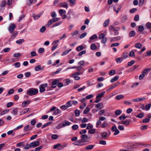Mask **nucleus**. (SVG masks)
I'll list each match as a JSON object with an SVG mask.
<instances>
[{
  "label": "nucleus",
  "instance_id": "b1692460",
  "mask_svg": "<svg viewBox=\"0 0 151 151\" xmlns=\"http://www.w3.org/2000/svg\"><path fill=\"white\" fill-rule=\"evenodd\" d=\"M24 41V39H19V40H17L16 42L17 44L19 45H21Z\"/></svg>",
  "mask_w": 151,
  "mask_h": 151
},
{
  "label": "nucleus",
  "instance_id": "7ed1b4c3",
  "mask_svg": "<svg viewBox=\"0 0 151 151\" xmlns=\"http://www.w3.org/2000/svg\"><path fill=\"white\" fill-rule=\"evenodd\" d=\"M99 38L100 39H102L101 42L102 43L105 44L107 41V38L105 37V35L104 34L100 35Z\"/></svg>",
  "mask_w": 151,
  "mask_h": 151
},
{
  "label": "nucleus",
  "instance_id": "6e6552de",
  "mask_svg": "<svg viewBox=\"0 0 151 151\" xmlns=\"http://www.w3.org/2000/svg\"><path fill=\"white\" fill-rule=\"evenodd\" d=\"M97 37V36L96 34H94L92 36L90 37L89 40L88 41V42L89 43H91L92 42V40H95Z\"/></svg>",
  "mask_w": 151,
  "mask_h": 151
},
{
  "label": "nucleus",
  "instance_id": "c03bdc74",
  "mask_svg": "<svg viewBox=\"0 0 151 151\" xmlns=\"http://www.w3.org/2000/svg\"><path fill=\"white\" fill-rule=\"evenodd\" d=\"M75 116H80V112L79 110L78 109H76L75 110Z\"/></svg>",
  "mask_w": 151,
  "mask_h": 151
},
{
  "label": "nucleus",
  "instance_id": "473e14b6",
  "mask_svg": "<svg viewBox=\"0 0 151 151\" xmlns=\"http://www.w3.org/2000/svg\"><path fill=\"white\" fill-rule=\"evenodd\" d=\"M62 23V22L61 21L58 22L56 23L55 24L53 25L52 26V27L53 28L56 26H58L60 25Z\"/></svg>",
  "mask_w": 151,
  "mask_h": 151
},
{
  "label": "nucleus",
  "instance_id": "6ab92c4d",
  "mask_svg": "<svg viewBox=\"0 0 151 151\" xmlns=\"http://www.w3.org/2000/svg\"><path fill=\"white\" fill-rule=\"evenodd\" d=\"M105 92L103 91L101 92V93L97 95L96 97V99H98L99 98H101L104 95L105 93Z\"/></svg>",
  "mask_w": 151,
  "mask_h": 151
},
{
  "label": "nucleus",
  "instance_id": "bf43d9fd",
  "mask_svg": "<svg viewBox=\"0 0 151 151\" xmlns=\"http://www.w3.org/2000/svg\"><path fill=\"white\" fill-rule=\"evenodd\" d=\"M115 71L114 70H112L110 71L109 72V74L110 76H112L115 74Z\"/></svg>",
  "mask_w": 151,
  "mask_h": 151
},
{
  "label": "nucleus",
  "instance_id": "cd10ccee",
  "mask_svg": "<svg viewBox=\"0 0 151 151\" xmlns=\"http://www.w3.org/2000/svg\"><path fill=\"white\" fill-rule=\"evenodd\" d=\"M119 77V76H117L114 77L111 80L110 82L112 83L114 82V81H117Z\"/></svg>",
  "mask_w": 151,
  "mask_h": 151
},
{
  "label": "nucleus",
  "instance_id": "1a4fd4ad",
  "mask_svg": "<svg viewBox=\"0 0 151 151\" xmlns=\"http://www.w3.org/2000/svg\"><path fill=\"white\" fill-rule=\"evenodd\" d=\"M59 82V81L57 79H55L52 82V88H55L56 87V84Z\"/></svg>",
  "mask_w": 151,
  "mask_h": 151
},
{
  "label": "nucleus",
  "instance_id": "49530a36",
  "mask_svg": "<svg viewBox=\"0 0 151 151\" xmlns=\"http://www.w3.org/2000/svg\"><path fill=\"white\" fill-rule=\"evenodd\" d=\"M61 112V111L60 109H57L55 110L53 114L55 115H56L59 114Z\"/></svg>",
  "mask_w": 151,
  "mask_h": 151
},
{
  "label": "nucleus",
  "instance_id": "c85d7f7f",
  "mask_svg": "<svg viewBox=\"0 0 151 151\" xmlns=\"http://www.w3.org/2000/svg\"><path fill=\"white\" fill-rule=\"evenodd\" d=\"M120 9L118 6H115L114 8V11L118 13L120 10Z\"/></svg>",
  "mask_w": 151,
  "mask_h": 151
},
{
  "label": "nucleus",
  "instance_id": "774afa93",
  "mask_svg": "<svg viewBox=\"0 0 151 151\" xmlns=\"http://www.w3.org/2000/svg\"><path fill=\"white\" fill-rule=\"evenodd\" d=\"M45 90L44 88L41 86H40V92H42L45 91Z\"/></svg>",
  "mask_w": 151,
  "mask_h": 151
},
{
  "label": "nucleus",
  "instance_id": "864d4df0",
  "mask_svg": "<svg viewBox=\"0 0 151 151\" xmlns=\"http://www.w3.org/2000/svg\"><path fill=\"white\" fill-rule=\"evenodd\" d=\"M90 111V109L89 108L87 107H86V108L83 111V113L84 114H86L87 113L89 112Z\"/></svg>",
  "mask_w": 151,
  "mask_h": 151
},
{
  "label": "nucleus",
  "instance_id": "f8f14e48",
  "mask_svg": "<svg viewBox=\"0 0 151 151\" xmlns=\"http://www.w3.org/2000/svg\"><path fill=\"white\" fill-rule=\"evenodd\" d=\"M29 111V109L28 108H27L25 109H24L23 110H22L20 114V115H22L26 113L27 112H28Z\"/></svg>",
  "mask_w": 151,
  "mask_h": 151
},
{
  "label": "nucleus",
  "instance_id": "603ef678",
  "mask_svg": "<svg viewBox=\"0 0 151 151\" xmlns=\"http://www.w3.org/2000/svg\"><path fill=\"white\" fill-rule=\"evenodd\" d=\"M145 26L148 28H151V23L150 22H147Z\"/></svg>",
  "mask_w": 151,
  "mask_h": 151
},
{
  "label": "nucleus",
  "instance_id": "c756f323",
  "mask_svg": "<svg viewBox=\"0 0 151 151\" xmlns=\"http://www.w3.org/2000/svg\"><path fill=\"white\" fill-rule=\"evenodd\" d=\"M116 29V27L115 28L112 25L110 26L109 27V30L111 32L112 31H115Z\"/></svg>",
  "mask_w": 151,
  "mask_h": 151
},
{
  "label": "nucleus",
  "instance_id": "39448f33",
  "mask_svg": "<svg viewBox=\"0 0 151 151\" xmlns=\"http://www.w3.org/2000/svg\"><path fill=\"white\" fill-rule=\"evenodd\" d=\"M40 145V143L38 141H35L32 142L30 143V146L31 148L38 146Z\"/></svg>",
  "mask_w": 151,
  "mask_h": 151
},
{
  "label": "nucleus",
  "instance_id": "8fccbe9b",
  "mask_svg": "<svg viewBox=\"0 0 151 151\" xmlns=\"http://www.w3.org/2000/svg\"><path fill=\"white\" fill-rule=\"evenodd\" d=\"M60 108L62 110H65L67 109V107H66V106L65 104L63 105L62 106H60Z\"/></svg>",
  "mask_w": 151,
  "mask_h": 151
},
{
  "label": "nucleus",
  "instance_id": "4be33fe9",
  "mask_svg": "<svg viewBox=\"0 0 151 151\" xmlns=\"http://www.w3.org/2000/svg\"><path fill=\"white\" fill-rule=\"evenodd\" d=\"M96 108H99L101 109L104 107L103 104L102 103H99L96 105Z\"/></svg>",
  "mask_w": 151,
  "mask_h": 151
},
{
  "label": "nucleus",
  "instance_id": "a18cd8bd",
  "mask_svg": "<svg viewBox=\"0 0 151 151\" xmlns=\"http://www.w3.org/2000/svg\"><path fill=\"white\" fill-rule=\"evenodd\" d=\"M138 30L139 31L142 32L144 30V27L142 25L139 26L138 28Z\"/></svg>",
  "mask_w": 151,
  "mask_h": 151
},
{
  "label": "nucleus",
  "instance_id": "f3484780",
  "mask_svg": "<svg viewBox=\"0 0 151 151\" xmlns=\"http://www.w3.org/2000/svg\"><path fill=\"white\" fill-rule=\"evenodd\" d=\"M36 2V0H27V4L29 6H30L32 3H35Z\"/></svg>",
  "mask_w": 151,
  "mask_h": 151
},
{
  "label": "nucleus",
  "instance_id": "5fc2aeb1",
  "mask_svg": "<svg viewBox=\"0 0 151 151\" xmlns=\"http://www.w3.org/2000/svg\"><path fill=\"white\" fill-rule=\"evenodd\" d=\"M53 22L52 20L51 19H50L49 20L47 24L46 25L47 26H48V27H49L50 26L52 23H53Z\"/></svg>",
  "mask_w": 151,
  "mask_h": 151
},
{
  "label": "nucleus",
  "instance_id": "e2e57ef3",
  "mask_svg": "<svg viewBox=\"0 0 151 151\" xmlns=\"http://www.w3.org/2000/svg\"><path fill=\"white\" fill-rule=\"evenodd\" d=\"M129 55V56L132 57H134L135 56L134 53L133 51H131Z\"/></svg>",
  "mask_w": 151,
  "mask_h": 151
},
{
  "label": "nucleus",
  "instance_id": "2eb2a0df",
  "mask_svg": "<svg viewBox=\"0 0 151 151\" xmlns=\"http://www.w3.org/2000/svg\"><path fill=\"white\" fill-rule=\"evenodd\" d=\"M81 137L83 141H86L88 138V136L85 134L82 135Z\"/></svg>",
  "mask_w": 151,
  "mask_h": 151
},
{
  "label": "nucleus",
  "instance_id": "052dcab7",
  "mask_svg": "<svg viewBox=\"0 0 151 151\" xmlns=\"http://www.w3.org/2000/svg\"><path fill=\"white\" fill-rule=\"evenodd\" d=\"M78 128V126L77 125L75 124L72 126V128L73 130H76Z\"/></svg>",
  "mask_w": 151,
  "mask_h": 151
},
{
  "label": "nucleus",
  "instance_id": "4c0bfd02",
  "mask_svg": "<svg viewBox=\"0 0 151 151\" xmlns=\"http://www.w3.org/2000/svg\"><path fill=\"white\" fill-rule=\"evenodd\" d=\"M123 61V59L122 58H117L116 59V61L118 63H120Z\"/></svg>",
  "mask_w": 151,
  "mask_h": 151
},
{
  "label": "nucleus",
  "instance_id": "58836bf2",
  "mask_svg": "<svg viewBox=\"0 0 151 151\" xmlns=\"http://www.w3.org/2000/svg\"><path fill=\"white\" fill-rule=\"evenodd\" d=\"M83 47L82 45H80L77 47L76 48V50L78 51H80L83 49Z\"/></svg>",
  "mask_w": 151,
  "mask_h": 151
},
{
  "label": "nucleus",
  "instance_id": "0e129e2a",
  "mask_svg": "<svg viewBox=\"0 0 151 151\" xmlns=\"http://www.w3.org/2000/svg\"><path fill=\"white\" fill-rule=\"evenodd\" d=\"M6 1H3L1 2V7H4L6 5Z\"/></svg>",
  "mask_w": 151,
  "mask_h": 151
},
{
  "label": "nucleus",
  "instance_id": "dca6fc26",
  "mask_svg": "<svg viewBox=\"0 0 151 151\" xmlns=\"http://www.w3.org/2000/svg\"><path fill=\"white\" fill-rule=\"evenodd\" d=\"M121 37L117 36L113 38H111L110 40L111 41H116L119 40H120L121 39Z\"/></svg>",
  "mask_w": 151,
  "mask_h": 151
},
{
  "label": "nucleus",
  "instance_id": "a211bd4d",
  "mask_svg": "<svg viewBox=\"0 0 151 151\" xmlns=\"http://www.w3.org/2000/svg\"><path fill=\"white\" fill-rule=\"evenodd\" d=\"M110 22L109 19L106 20L103 23V26L105 27H107L109 25Z\"/></svg>",
  "mask_w": 151,
  "mask_h": 151
},
{
  "label": "nucleus",
  "instance_id": "393cba45",
  "mask_svg": "<svg viewBox=\"0 0 151 151\" xmlns=\"http://www.w3.org/2000/svg\"><path fill=\"white\" fill-rule=\"evenodd\" d=\"M97 48V46L95 44H92L91 45V49L92 50H96Z\"/></svg>",
  "mask_w": 151,
  "mask_h": 151
},
{
  "label": "nucleus",
  "instance_id": "a878e982",
  "mask_svg": "<svg viewBox=\"0 0 151 151\" xmlns=\"http://www.w3.org/2000/svg\"><path fill=\"white\" fill-rule=\"evenodd\" d=\"M142 46V45L140 43H137L135 45V47L138 49H141Z\"/></svg>",
  "mask_w": 151,
  "mask_h": 151
},
{
  "label": "nucleus",
  "instance_id": "2f4dec72",
  "mask_svg": "<svg viewBox=\"0 0 151 151\" xmlns=\"http://www.w3.org/2000/svg\"><path fill=\"white\" fill-rule=\"evenodd\" d=\"M66 105L67 108L71 106H72V101H70L67 102L66 104Z\"/></svg>",
  "mask_w": 151,
  "mask_h": 151
},
{
  "label": "nucleus",
  "instance_id": "de8ad7c7",
  "mask_svg": "<svg viewBox=\"0 0 151 151\" xmlns=\"http://www.w3.org/2000/svg\"><path fill=\"white\" fill-rule=\"evenodd\" d=\"M58 136L57 134H53L52 135L51 137L53 139H57L58 138Z\"/></svg>",
  "mask_w": 151,
  "mask_h": 151
},
{
  "label": "nucleus",
  "instance_id": "7c9ffc66",
  "mask_svg": "<svg viewBox=\"0 0 151 151\" xmlns=\"http://www.w3.org/2000/svg\"><path fill=\"white\" fill-rule=\"evenodd\" d=\"M124 98V96L122 94H120L117 95L116 96V98L117 100H119L123 99Z\"/></svg>",
  "mask_w": 151,
  "mask_h": 151
},
{
  "label": "nucleus",
  "instance_id": "338daca9",
  "mask_svg": "<svg viewBox=\"0 0 151 151\" xmlns=\"http://www.w3.org/2000/svg\"><path fill=\"white\" fill-rule=\"evenodd\" d=\"M88 120V119L86 118H84L81 120V122L83 123L84 122H87Z\"/></svg>",
  "mask_w": 151,
  "mask_h": 151
},
{
  "label": "nucleus",
  "instance_id": "e433bc0d",
  "mask_svg": "<svg viewBox=\"0 0 151 151\" xmlns=\"http://www.w3.org/2000/svg\"><path fill=\"white\" fill-rule=\"evenodd\" d=\"M94 146L93 145H89L86 146V149L87 150L92 149L93 148Z\"/></svg>",
  "mask_w": 151,
  "mask_h": 151
},
{
  "label": "nucleus",
  "instance_id": "aec40b11",
  "mask_svg": "<svg viewBox=\"0 0 151 151\" xmlns=\"http://www.w3.org/2000/svg\"><path fill=\"white\" fill-rule=\"evenodd\" d=\"M71 123L67 121H65L62 124V125L64 127L70 125Z\"/></svg>",
  "mask_w": 151,
  "mask_h": 151
},
{
  "label": "nucleus",
  "instance_id": "412c9836",
  "mask_svg": "<svg viewBox=\"0 0 151 151\" xmlns=\"http://www.w3.org/2000/svg\"><path fill=\"white\" fill-rule=\"evenodd\" d=\"M150 70V69L149 68H145L142 71V73L145 75V74H147Z\"/></svg>",
  "mask_w": 151,
  "mask_h": 151
},
{
  "label": "nucleus",
  "instance_id": "20e7f679",
  "mask_svg": "<svg viewBox=\"0 0 151 151\" xmlns=\"http://www.w3.org/2000/svg\"><path fill=\"white\" fill-rule=\"evenodd\" d=\"M59 6L64 8L66 9H68V3L66 2H63L60 3L59 4Z\"/></svg>",
  "mask_w": 151,
  "mask_h": 151
},
{
  "label": "nucleus",
  "instance_id": "5701e85b",
  "mask_svg": "<svg viewBox=\"0 0 151 151\" xmlns=\"http://www.w3.org/2000/svg\"><path fill=\"white\" fill-rule=\"evenodd\" d=\"M110 135V134H108L106 132H104L102 133L101 136L103 138H105L107 137H109Z\"/></svg>",
  "mask_w": 151,
  "mask_h": 151
},
{
  "label": "nucleus",
  "instance_id": "69168bd1",
  "mask_svg": "<svg viewBox=\"0 0 151 151\" xmlns=\"http://www.w3.org/2000/svg\"><path fill=\"white\" fill-rule=\"evenodd\" d=\"M30 148H31V147L30 146V143L29 144H27L24 147V149L26 150H28Z\"/></svg>",
  "mask_w": 151,
  "mask_h": 151
},
{
  "label": "nucleus",
  "instance_id": "c9c22d12",
  "mask_svg": "<svg viewBox=\"0 0 151 151\" xmlns=\"http://www.w3.org/2000/svg\"><path fill=\"white\" fill-rule=\"evenodd\" d=\"M108 125V124L106 122H104L101 125V127L102 128H104L107 127Z\"/></svg>",
  "mask_w": 151,
  "mask_h": 151
},
{
  "label": "nucleus",
  "instance_id": "a19ab883",
  "mask_svg": "<svg viewBox=\"0 0 151 151\" xmlns=\"http://www.w3.org/2000/svg\"><path fill=\"white\" fill-rule=\"evenodd\" d=\"M31 129L29 128V125H27L25 126L24 128V131L25 132H26L30 130Z\"/></svg>",
  "mask_w": 151,
  "mask_h": 151
},
{
  "label": "nucleus",
  "instance_id": "bb28decb",
  "mask_svg": "<svg viewBox=\"0 0 151 151\" xmlns=\"http://www.w3.org/2000/svg\"><path fill=\"white\" fill-rule=\"evenodd\" d=\"M130 122V121L129 120L127 119L124 121H123V122L122 123L123 124H124L126 126H127L129 124Z\"/></svg>",
  "mask_w": 151,
  "mask_h": 151
},
{
  "label": "nucleus",
  "instance_id": "f257e3e1",
  "mask_svg": "<svg viewBox=\"0 0 151 151\" xmlns=\"http://www.w3.org/2000/svg\"><path fill=\"white\" fill-rule=\"evenodd\" d=\"M38 92V90L37 89L31 88L27 91L26 93L27 95L32 96L37 94Z\"/></svg>",
  "mask_w": 151,
  "mask_h": 151
},
{
  "label": "nucleus",
  "instance_id": "423d86ee",
  "mask_svg": "<svg viewBox=\"0 0 151 151\" xmlns=\"http://www.w3.org/2000/svg\"><path fill=\"white\" fill-rule=\"evenodd\" d=\"M15 26V25L14 23H12L10 25L8 29L10 32L12 33L14 31Z\"/></svg>",
  "mask_w": 151,
  "mask_h": 151
},
{
  "label": "nucleus",
  "instance_id": "37998d69",
  "mask_svg": "<svg viewBox=\"0 0 151 151\" xmlns=\"http://www.w3.org/2000/svg\"><path fill=\"white\" fill-rule=\"evenodd\" d=\"M66 12V11L64 9H60L59 11V13L60 15H62L63 14H65Z\"/></svg>",
  "mask_w": 151,
  "mask_h": 151
},
{
  "label": "nucleus",
  "instance_id": "9d476101",
  "mask_svg": "<svg viewBox=\"0 0 151 151\" xmlns=\"http://www.w3.org/2000/svg\"><path fill=\"white\" fill-rule=\"evenodd\" d=\"M31 103V101L29 100L25 101L23 102L22 104V106L23 107H25L27 106L28 104Z\"/></svg>",
  "mask_w": 151,
  "mask_h": 151
},
{
  "label": "nucleus",
  "instance_id": "0eeeda50",
  "mask_svg": "<svg viewBox=\"0 0 151 151\" xmlns=\"http://www.w3.org/2000/svg\"><path fill=\"white\" fill-rule=\"evenodd\" d=\"M146 99V98L144 97L138 99H132V101L133 102H139L145 100Z\"/></svg>",
  "mask_w": 151,
  "mask_h": 151
},
{
  "label": "nucleus",
  "instance_id": "4d7b16f0",
  "mask_svg": "<svg viewBox=\"0 0 151 151\" xmlns=\"http://www.w3.org/2000/svg\"><path fill=\"white\" fill-rule=\"evenodd\" d=\"M148 126L147 125H143L140 127V129L143 130L147 129Z\"/></svg>",
  "mask_w": 151,
  "mask_h": 151
},
{
  "label": "nucleus",
  "instance_id": "4468645a",
  "mask_svg": "<svg viewBox=\"0 0 151 151\" xmlns=\"http://www.w3.org/2000/svg\"><path fill=\"white\" fill-rule=\"evenodd\" d=\"M68 1L70 3L71 6H74L76 4V0H68Z\"/></svg>",
  "mask_w": 151,
  "mask_h": 151
},
{
  "label": "nucleus",
  "instance_id": "13d9d810",
  "mask_svg": "<svg viewBox=\"0 0 151 151\" xmlns=\"http://www.w3.org/2000/svg\"><path fill=\"white\" fill-rule=\"evenodd\" d=\"M121 113V111L120 110H117L115 111V114L117 116L119 115Z\"/></svg>",
  "mask_w": 151,
  "mask_h": 151
},
{
  "label": "nucleus",
  "instance_id": "ea45409f",
  "mask_svg": "<svg viewBox=\"0 0 151 151\" xmlns=\"http://www.w3.org/2000/svg\"><path fill=\"white\" fill-rule=\"evenodd\" d=\"M126 118L127 117L125 116V115L124 114H122L119 117V119L120 120H124L126 119Z\"/></svg>",
  "mask_w": 151,
  "mask_h": 151
},
{
  "label": "nucleus",
  "instance_id": "72a5a7b5",
  "mask_svg": "<svg viewBox=\"0 0 151 151\" xmlns=\"http://www.w3.org/2000/svg\"><path fill=\"white\" fill-rule=\"evenodd\" d=\"M135 35V33L134 31H131L129 33V36L130 37H133Z\"/></svg>",
  "mask_w": 151,
  "mask_h": 151
},
{
  "label": "nucleus",
  "instance_id": "9b49d317",
  "mask_svg": "<svg viewBox=\"0 0 151 151\" xmlns=\"http://www.w3.org/2000/svg\"><path fill=\"white\" fill-rule=\"evenodd\" d=\"M42 14V13H40L37 14L33 15V17L34 19L37 20L41 16Z\"/></svg>",
  "mask_w": 151,
  "mask_h": 151
},
{
  "label": "nucleus",
  "instance_id": "79ce46f5",
  "mask_svg": "<svg viewBox=\"0 0 151 151\" xmlns=\"http://www.w3.org/2000/svg\"><path fill=\"white\" fill-rule=\"evenodd\" d=\"M72 49H70L69 50H66L64 52H63L62 54L61 55L62 56H64L68 54L71 51Z\"/></svg>",
  "mask_w": 151,
  "mask_h": 151
},
{
  "label": "nucleus",
  "instance_id": "ddd939ff",
  "mask_svg": "<svg viewBox=\"0 0 151 151\" xmlns=\"http://www.w3.org/2000/svg\"><path fill=\"white\" fill-rule=\"evenodd\" d=\"M44 67H43L42 68L41 67V66L40 65H38L37 66H36L35 68V70L36 71H38L40 70H42L44 69Z\"/></svg>",
  "mask_w": 151,
  "mask_h": 151
},
{
  "label": "nucleus",
  "instance_id": "f704fd0d",
  "mask_svg": "<svg viewBox=\"0 0 151 151\" xmlns=\"http://www.w3.org/2000/svg\"><path fill=\"white\" fill-rule=\"evenodd\" d=\"M18 111V108H17L14 109L12 111V113L15 115L17 114V113Z\"/></svg>",
  "mask_w": 151,
  "mask_h": 151
},
{
  "label": "nucleus",
  "instance_id": "6e6d98bb",
  "mask_svg": "<svg viewBox=\"0 0 151 151\" xmlns=\"http://www.w3.org/2000/svg\"><path fill=\"white\" fill-rule=\"evenodd\" d=\"M116 30L114 31V35H117L119 34V32L118 31L120 29V28L118 27H116Z\"/></svg>",
  "mask_w": 151,
  "mask_h": 151
},
{
  "label": "nucleus",
  "instance_id": "680f3d73",
  "mask_svg": "<svg viewBox=\"0 0 151 151\" xmlns=\"http://www.w3.org/2000/svg\"><path fill=\"white\" fill-rule=\"evenodd\" d=\"M93 127V126L90 123H88L87 124V126L86 127V129H91Z\"/></svg>",
  "mask_w": 151,
  "mask_h": 151
},
{
  "label": "nucleus",
  "instance_id": "09e8293b",
  "mask_svg": "<svg viewBox=\"0 0 151 151\" xmlns=\"http://www.w3.org/2000/svg\"><path fill=\"white\" fill-rule=\"evenodd\" d=\"M96 131V129H91L89 130L88 132L91 134H93Z\"/></svg>",
  "mask_w": 151,
  "mask_h": 151
},
{
  "label": "nucleus",
  "instance_id": "f03ea898",
  "mask_svg": "<svg viewBox=\"0 0 151 151\" xmlns=\"http://www.w3.org/2000/svg\"><path fill=\"white\" fill-rule=\"evenodd\" d=\"M83 72H77L73 73L71 76V77L74 78L76 80H79L80 77L78 76L80 74L83 73Z\"/></svg>",
  "mask_w": 151,
  "mask_h": 151
},
{
  "label": "nucleus",
  "instance_id": "3c124183",
  "mask_svg": "<svg viewBox=\"0 0 151 151\" xmlns=\"http://www.w3.org/2000/svg\"><path fill=\"white\" fill-rule=\"evenodd\" d=\"M14 65L15 68H18L20 67V63L19 62H17L14 63Z\"/></svg>",
  "mask_w": 151,
  "mask_h": 151
}]
</instances>
